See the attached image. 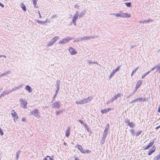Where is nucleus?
Segmentation results:
<instances>
[{"label": "nucleus", "mask_w": 160, "mask_h": 160, "mask_svg": "<svg viewBox=\"0 0 160 160\" xmlns=\"http://www.w3.org/2000/svg\"><path fill=\"white\" fill-rule=\"evenodd\" d=\"M77 147L81 151V152L83 153H85V150L83 149L81 145H78Z\"/></svg>", "instance_id": "obj_13"}, {"label": "nucleus", "mask_w": 160, "mask_h": 160, "mask_svg": "<svg viewBox=\"0 0 160 160\" xmlns=\"http://www.w3.org/2000/svg\"><path fill=\"white\" fill-rule=\"evenodd\" d=\"M79 16V13L78 11L76 12L75 14L74 15V16L72 20V21L75 25H76V21Z\"/></svg>", "instance_id": "obj_8"}, {"label": "nucleus", "mask_w": 160, "mask_h": 160, "mask_svg": "<svg viewBox=\"0 0 160 160\" xmlns=\"http://www.w3.org/2000/svg\"><path fill=\"white\" fill-rule=\"evenodd\" d=\"M6 95L5 94V92H3V93H2L0 95V98H1V97H2L3 96H4V95Z\"/></svg>", "instance_id": "obj_50"}, {"label": "nucleus", "mask_w": 160, "mask_h": 160, "mask_svg": "<svg viewBox=\"0 0 160 160\" xmlns=\"http://www.w3.org/2000/svg\"><path fill=\"white\" fill-rule=\"evenodd\" d=\"M91 152V151L89 150L88 149L85 150V153H88L90 152Z\"/></svg>", "instance_id": "obj_49"}, {"label": "nucleus", "mask_w": 160, "mask_h": 160, "mask_svg": "<svg viewBox=\"0 0 160 160\" xmlns=\"http://www.w3.org/2000/svg\"><path fill=\"white\" fill-rule=\"evenodd\" d=\"M85 11H83L82 12H80V14H79V18H80L81 17H82L83 15L85 13Z\"/></svg>", "instance_id": "obj_26"}, {"label": "nucleus", "mask_w": 160, "mask_h": 160, "mask_svg": "<svg viewBox=\"0 0 160 160\" xmlns=\"http://www.w3.org/2000/svg\"><path fill=\"white\" fill-rule=\"evenodd\" d=\"M110 109H111L110 108H108L107 109H104V110H102L101 112L102 113H106L108 112Z\"/></svg>", "instance_id": "obj_18"}, {"label": "nucleus", "mask_w": 160, "mask_h": 160, "mask_svg": "<svg viewBox=\"0 0 160 160\" xmlns=\"http://www.w3.org/2000/svg\"><path fill=\"white\" fill-rule=\"evenodd\" d=\"M4 75H6V73H2V74H1V76L2 77H3L4 76Z\"/></svg>", "instance_id": "obj_63"}, {"label": "nucleus", "mask_w": 160, "mask_h": 160, "mask_svg": "<svg viewBox=\"0 0 160 160\" xmlns=\"http://www.w3.org/2000/svg\"><path fill=\"white\" fill-rule=\"evenodd\" d=\"M11 114L12 116L13 117H15V116H16L17 115V114L15 112V111H14V110H13L12 111Z\"/></svg>", "instance_id": "obj_20"}, {"label": "nucleus", "mask_w": 160, "mask_h": 160, "mask_svg": "<svg viewBox=\"0 0 160 160\" xmlns=\"http://www.w3.org/2000/svg\"><path fill=\"white\" fill-rule=\"evenodd\" d=\"M116 16L121 18H127L130 17V15L127 13H123L122 12H121L119 13H116Z\"/></svg>", "instance_id": "obj_2"}, {"label": "nucleus", "mask_w": 160, "mask_h": 160, "mask_svg": "<svg viewBox=\"0 0 160 160\" xmlns=\"http://www.w3.org/2000/svg\"><path fill=\"white\" fill-rule=\"evenodd\" d=\"M59 90V88L57 89L56 90V93H56L57 94V93H58V92Z\"/></svg>", "instance_id": "obj_57"}, {"label": "nucleus", "mask_w": 160, "mask_h": 160, "mask_svg": "<svg viewBox=\"0 0 160 160\" xmlns=\"http://www.w3.org/2000/svg\"><path fill=\"white\" fill-rule=\"evenodd\" d=\"M110 102V100H108L106 102V104H108L110 102Z\"/></svg>", "instance_id": "obj_60"}, {"label": "nucleus", "mask_w": 160, "mask_h": 160, "mask_svg": "<svg viewBox=\"0 0 160 160\" xmlns=\"http://www.w3.org/2000/svg\"><path fill=\"white\" fill-rule=\"evenodd\" d=\"M72 38L71 37H67L62 39L59 42V44H65L68 42L70 40H71Z\"/></svg>", "instance_id": "obj_5"}, {"label": "nucleus", "mask_w": 160, "mask_h": 160, "mask_svg": "<svg viewBox=\"0 0 160 160\" xmlns=\"http://www.w3.org/2000/svg\"><path fill=\"white\" fill-rule=\"evenodd\" d=\"M160 72V66H158L157 68L156 71L154 72Z\"/></svg>", "instance_id": "obj_36"}, {"label": "nucleus", "mask_w": 160, "mask_h": 160, "mask_svg": "<svg viewBox=\"0 0 160 160\" xmlns=\"http://www.w3.org/2000/svg\"><path fill=\"white\" fill-rule=\"evenodd\" d=\"M18 89V88L17 87H15L14 88H12V89L10 91V92H12L16 90L17 89Z\"/></svg>", "instance_id": "obj_33"}, {"label": "nucleus", "mask_w": 160, "mask_h": 160, "mask_svg": "<svg viewBox=\"0 0 160 160\" xmlns=\"http://www.w3.org/2000/svg\"><path fill=\"white\" fill-rule=\"evenodd\" d=\"M59 90V88L57 89L56 90V93H56L57 94V93H58V92Z\"/></svg>", "instance_id": "obj_58"}, {"label": "nucleus", "mask_w": 160, "mask_h": 160, "mask_svg": "<svg viewBox=\"0 0 160 160\" xmlns=\"http://www.w3.org/2000/svg\"><path fill=\"white\" fill-rule=\"evenodd\" d=\"M136 91L135 90H134V92H132L131 94H130V95H129L128 97H127V98H129L130 97H131L132 95H133V94L135 93V92H136Z\"/></svg>", "instance_id": "obj_43"}, {"label": "nucleus", "mask_w": 160, "mask_h": 160, "mask_svg": "<svg viewBox=\"0 0 160 160\" xmlns=\"http://www.w3.org/2000/svg\"><path fill=\"white\" fill-rule=\"evenodd\" d=\"M151 147H150L149 145H148L145 148H144V150H147L149 149Z\"/></svg>", "instance_id": "obj_41"}, {"label": "nucleus", "mask_w": 160, "mask_h": 160, "mask_svg": "<svg viewBox=\"0 0 160 160\" xmlns=\"http://www.w3.org/2000/svg\"><path fill=\"white\" fill-rule=\"evenodd\" d=\"M34 6V7L35 8H36V6L37 4V2L36 0H32Z\"/></svg>", "instance_id": "obj_31"}, {"label": "nucleus", "mask_w": 160, "mask_h": 160, "mask_svg": "<svg viewBox=\"0 0 160 160\" xmlns=\"http://www.w3.org/2000/svg\"><path fill=\"white\" fill-rule=\"evenodd\" d=\"M44 22H45V23L47 22H49V21L48 19H46L45 21ZM45 24V23L44 24Z\"/></svg>", "instance_id": "obj_56"}, {"label": "nucleus", "mask_w": 160, "mask_h": 160, "mask_svg": "<svg viewBox=\"0 0 160 160\" xmlns=\"http://www.w3.org/2000/svg\"><path fill=\"white\" fill-rule=\"evenodd\" d=\"M157 156L158 158V159H160V154H159L158 156Z\"/></svg>", "instance_id": "obj_62"}, {"label": "nucleus", "mask_w": 160, "mask_h": 160, "mask_svg": "<svg viewBox=\"0 0 160 160\" xmlns=\"http://www.w3.org/2000/svg\"><path fill=\"white\" fill-rule=\"evenodd\" d=\"M30 115H33L38 118H40V116L39 115L38 111L37 109H36L33 110L30 112Z\"/></svg>", "instance_id": "obj_7"}, {"label": "nucleus", "mask_w": 160, "mask_h": 160, "mask_svg": "<svg viewBox=\"0 0 160 160\" xmlns=\"http://www.w3.org/2000/svg\"><path fill=\"white\" fill-rule=\"evenodd\" d=\"M69 52L72 55H74L77 53V52L74 50L73 48L72 47H70L69 48Z\"/></svg>", "instance_id": "obj_12"}, {"label": "nucleus", "mask_w": 160, "mask_h": 160, "mask_svg": "<svg viewBox=\"0 0 160 160\" xmlns=\"http://www.w3.org/2000/svg\"><path fill=\"white\" fill-rule=\"evenodd\" d=\"M150 72V71H148L147 73H146L145 74H144L143 75H142V79H143L144 77L146 76L147 75H148V74Z\"/></svg>", "instance_id": "obj_30"}, {"label": "nucleus", "mask_w": 160, "mask_h": 160, "mask_svg": "<svg viewBox=\"0 0 160 160\" xmlns=\"http://www.w3.org/2000/svg\"><path fill=\"white\" fill-rule=\"evenodd\" d=\"M14 117V118L13 119V120L15 122L16 121V120L17 121L18 120V115L15 116Z\"/></svg>", "instance_id": "obj_38"}, {"label": "nucleus", "mask_w": 160, "mask_h": 160, "mask_svg": "<svg viewBox=\"0 0 160 160\" xmlns=\"http://www.w3.org/2000/svg\"><path fill=\"white\" fill-rule=\"evenodd\" d=\"M92 98L91 97H88V98H84L82 100H80L76 101V102L77 104H83L86 103L91 100Z\"/></svg>", "instance_id": "obj_1"}, {"label": "nucleus", "mask_w": 160, "mask_h": 160, "mask_svg": "<svg viewBox=\"0 0 160 160\" xmlns=\"http://www.w3.org/2000/svg\"><path fill=\"white\" fill-rule=\"evenodd\" d=\"M48 160V159L47 158V157H46L45 158H44L43 159V160Z\"/></svg>", "instance_id": "obj_64"}, {"label": "nucleus", "mask_w": 160, "mask_h": 160, "mask_svg": "<svg viewBox=\"0 0 160 160\" xmlns=\"http://www.w3.org/2000/svg\"><path fill=\"white\" fill-rule=\"evenodd\" d=\"M4 92L5 93V94L6 95V94H7L8 93H9L10 92L8 91H4Z\"/></svg>", "instance_id": "obj_54"}, {"label": "nucleus", "mask_w": 160, "mask_h": 160, "mask_svg": "<svg viewBox=\"0 0 160 160\" xmlns=\"http://www.w3.org/2000/svg\"><path fill=\"white\" fill-rule=\"evenodd\" d=\"M46 157H47V158H48V159L49 160H53V159L52 158H51L50 156H46Z\"/></svg>", "instance_id": "obj_45"}, {"label": "nucleus", "mask_w": 160, "mask_h": 160, "mask_svg": "<svg viewBox=\"0 0 160 160\" xmlns=\"http://www.w3.org/2000/svg\"><path fill=\"white\" fill-rule=\"evenodd\" d=\"M120 68V66L116 68L112 71V72L110 74V75L109 76V78L111 79L112 77L113 76L114 74Z\"/></svg>", "instance_id": "obj_9"}, {"label": "nucleus", "mask_w": 160, "mask_h": 160, "mask_svg": "<svg viewBox=\"0 0 160 160\" xmlns=\"http://www.w3.org/2000/svg\"><path fill=\"white\" fill-rule=\"evenodd\" d=\"M88 62L89 64H93L94 63H97L95 62H92L88 60Z\"/></svg>", "instance_id": "obj_42"}, {"label": "nucleus", "mask_w": 160, "mask_h": 160, "mask_svg": "<svg viewBox=\"0 0 160 160\" xmlns=\"http://www.w3.org/2000/svg\"><path fill=\"white\" fill-rule=\"evenodd\" d=\"M117 98V96H114V97L112 98L110 100V102H113L114 100H116Z\"/></svg>", "instance_id": "obj_29"}, {"label": "nucleus", "mask_w": 160, "mask_h": 160, "mask_svg": "<svg viewBox=\"0 0 160 160\" xmlns=\"http://www.w3.org/2000/svg\"><path fill=\"white\" fill-rule=\"evenodd\" d=\"M128 7H130L131 6V3L130 2L124 3Z\"/></svg>", "instance_id": "obj_28"}, {"label": "nucleus", "mask_w": 160, "mask_h": 160, "mask_svg": "<svg viewBox=\"0 0 160 160\" xmlns=\"http://www.w3.org/2000/svg\"><path fill=\"white\" fill-rule=\"evenodd\" d=\"M37 21L38 22V23H39V24H45V22H43V21H39V20H37Z\"/></svg>", "instance_id": "obj_32"}, {"label": "nucleus", "mask_w": 160, "mask_h": 160, "mask_svg": "<svg viewBox=\"0 0 160 160\" xmlns=\"http://www.w3.org/2000/svg\"><path fill=\"white\" fill-rule=\"evenodd\" d=\"M152 20L151 19H148L147 20H144V21H142V23H146L149 22H152Z\"/></svg>", "instance_id": "obj_23"}, {"label": "nucleus", "mask_w": 160, "mask_h": 160, "mask_svg": "<svg viewBox=\"0 0 160 160\" xmlns=\"http://www.w3.org/2000/svg\"><path fill=\"white\" fill-rule=\"evenodd\" d=\"M94 38L92 36H90L88 37H84L83 38H81L80 39L81 40H89L91 39L92 38Z\"/></svg>", "instance_id": "obj_10"}, {"label": "nucleus", "mask_w": 160, "mask_h": 160, "mask_svg": "<svg viewBox=\"0 0 160 160\" xmlns=\"http://www.w3.org/2000/svg\"><path fill=\"white\" fill-rule=\"evenodd\" d=\"M158 112L160 113V106H159L158 108Z\"/></svg>", "instance_id": "obj_59"}, {"label": "nucleus", "mask_w": 160, "mask_h": 160, "mask_svg": "<svg viewBox=\"0 0 160 160\" xmlns=\"http://www.w3.org/2000/svg\"><path fill=\"white\" fill-rule=\"evenodd\" d=\"M142 132V130H141L140 131H139V132H137V133H135L136 136V137H137V136H138L141 134V133Z\"/></svg>", "instance_id": "obj_34"}, {"label": "nucleus", "mask_w": 160, "mask_h": 160, "mask_svg": "<svg viewBox=\"0 0 160 160\" xmlns=\"http://www.w3.org/2000/svg\"><path fill=\"white\" fill-rule=\"evenodd\" d=\"M109 128V124H108L107 126H106L105 129H107V130H108Z\"/></svg>", "instance_id": "obj_51"}, {"label": "nucleus", "mask_w": 160, "mask_h": 160, "mask_svg": "<svg viewBox=\"0 0 160 160\" xmlns=\"http://www.w3.org/2000/svg\"><path fill=\"white\" fill-rule=\"evenodd\" d=\"M57 94L56 93H55V94L54 95L53 97L52 98V101H53L55 99V98H56V96H57Z\"/></svg>", "instance_id": "obj_46"}, {"label": "nucleus", "mask_w": 160, "mask_h": 160, "mask_svg": "<svg viewBox=\"0 0 160 160\" xmlns=\"http://www.w3.org/2000/svg\"><path fill=\"white\" fill-rule=\"evenodd\" d=\"M106 137L102 136V138L101 141V143L102 144H103L104 143L105 140L106 139Z\"/></svg>", "instance_id": "obj_25"}, {"label": "nucleus", "mask_w": 160, "mask_h": 160, "mask_svg": "<svg viewBox=\"0 0 160 160\" xmlns=\"http://www.w3.org/2000/svg\"><path fill=\"white\" fill-rule=\"evenodd\" d=\"M156 148L155 146H153L149 150L148 154L149 155H150L152 153L154 152Z\"/></svg>", "instance_id": "obj_11"}, {"label": "nucleus", "mask_w": 160, "mask_h": 160, "mask_svg": "<svg viewBox=\"0 0 160 160\" xmlns=\"http://www.w3.org/2000/svg\"><path fill=\"white\" fill-rule=\"evenodd\" d=\"M108 133V131L107 129H104L102 136L106 137Z\"/></svg>", "instance_id": "obj_19"}, {"label": "nucleus", "mask_w": 160, "mask_h": 160, "mask_svg": "<svg viewBox=\"0 0 160 160\" xmlns=\"http://www.w3.org/2000/svg\"><path fill=\"white\" fill-rule=\"evenodd\" d=\"M154 141H153L152 142L149 143L148 145H149L150 146V147H151L154 144Z\"/></svg>", "instance_id": "obj_37"}, {"label": "nucleus", "mask_w": 160, "mask_h": 160, "mask_svg": "<svg viewBox=\"0 0 160 160\" xmlns=\"http://www.w3.org/2000/svg\"><path fill=\"white\" fill-rule=\"evenodd\" d=\"M135 102V100H133L132 101L130 102V103H134Z\"/></svg>", "instance_id": "obj_61"}, {"label": "nucleus", "mask_w": 160, "mask_h": 160, "mask_svg": "<svg viewBox=\"0 0 160 160\" xmlns=\"http://www.w3.org/2000/svg\"><path fill=\"white\" fill-rule=\"evenodd\" d=\"M142 82L141 81H138L137 83L136 84V86L135 87L136 90H135L136 91H137V89L140 87V85L141 84Z\"/></svg>", "instance_id": "obj_14"}, {"label": "nucleus", "mask_w": 160, "mask_h": 160, "mask_svg": "<svg viewBox=\"0 0 160 160\" xmlns=\"http://www.w3.org/2000/svg\"><path fill=\"white\" fill-rule=\"evenodd\" d=\"M125 122H126V123L128 124L129 122H130L129 121V120L128 118H127L125 119Z\"/></svg>", "instance_id": "obj_48"}, {"label": "nucleus", "mask_w": 160, "mask_h": 160, "mask_svg": "<svg viewBox=\"0 0 160 160\" xmlns=\"http://www.w3.org/2000/svg\"><path fill=\"white\" fill-rule=\"evenodd\" d=\"M20 103L21 107L24 108H27V105L28 104L27 102L22 98H21L20 100Z\"/></svg>", "instance_id": "obj_6"}, {"label": "nucleus", "mask_w": 160, "mask_h": 160, "mask_svg": "<svg viewBox=\"0 0 160 160\" xmlns=\"http://www.w3.org/2000/svg\"><path fill=\"white\" fill-rule=\"evenodd\" d=\"M20 153V151H18L16 153V158L17 160L18 159V158L19 156Z\"/></svg>", "instance_id": "obj_27"}, {"label": "nucleus", "mask_w": 160, "mask_h": 160, "mask_svg": "<svg viewBox=\"0 0 160 160\" xmlns=\"http://www.w3.org/2000/svg\"><path fill=\"white\" fill-rule=\"evenodd\" d=\"M115 96H117V98H118L121 97V93H118L117 95H115Z\"/></svg>", "instance_id": "obj_39"}, {"label": "nucleus", "mask_w": 160, "mask_h": 160, "mask_svg": "<svg viewBox=\"0 0 160 160\" xmlns=\"http://www.w3.org/2000/svg\"><path fill=\"white\" fill-rule=\"evenodd\" d=\"M53 101H52L51 103L52 104L51 105V106L53 108H54L55 109H58L60 108V102H53Z\"/></svg>", "instance_id": "obj_4"}, {"label": "nucleus", "mask_w": 160, "mask_h": 160, "mask_svg": "<svg viewBox=\"0 0 160 160\" xmlns=\"http://www.w3.org/2000/svg\"><path fill=\"white\" fill-rule=\"evenodd\" d=\"M130 132L132 135L133 136L135 134L134 130L133 129H131Z\"/></svg>", "instance_id": "obj_35"}, {"label": "nucleus", "mask_w": 160, "mask_h": 160, "mask_svg": "<svg viewBox=\"0 0 160 160\" xmlns=\"http://www.w3.org/2000/svg\"><path fill=\"white\" fill-rule=\"evenodd\" d=\"M70 128L68 127L65 132V135L66 137H68L70 134Z\"/></svg>", "instance_id": "obj_15"}, {"label": "nucleus", "mask_w": 160, "mask_h": 160, "mask_svg": "<svg viewBox=\"0 0 160 160\" xmlns=\"http://www.w3.org/2000/svg\"><path fill=\"white\" fill-rule=\"evenodd\" d=\"M158 160V159L157 156L156 157H154L153 159V160Z\"/></svg>", "instance_id": "obj_55"}, {"label": "nucleus", "mask_w": 160, "mask_h": 160, "mask_svg": "<svg viewBox=\"0 0 160 160\" xmlns=\"http://www.w3.org/2000/svg\"><path fill=\"white\" fill-rule=\"evenodd\" d=\"M127 126H128L130 127L131 128H133L135 126V124L133 122H130L127 125Z\"/></svg>", "instance_id": "obj_16"}, {"label": "nucleus", "mask_w": 160, "mask_h": 160, "mask_svg": "<svg viewBox=\"0 0 160 160\" xmlns=\"http://www.w3.org/2000/svg\"><path fill=\"white\" fill-rule=\"evenodd\" d=\"M21 8H22V9L24 11H26V7L23 4V3H21Z\"/></svg>", "instance_id": "obj_21"}, {"label": "nucleus", "mask_w": 160, "mask_h": 160, "mask_svg": "<svg viewBox=\"0 0 160 160\" xmlns=\"http://www.w3.org/2000/svg\"><path fill=\"white\" fill-rule=\"evenodd\" d=\"M78 121L79 122H80L81 124H83V122L81 120H79Z\"/></svg>", "instance_id": "obj_53"}, {"label": "nucleus", "mask_w": 160, "mask_h": 160, "mask_svg": "<svg viewBox=\"0 0 160 160\" xmlns=\"http://www.w3.org/2000/svg\"><path fill=\"white\" fill-rule=\"evenodd\" d=\"M0 134L1 135H2L3 134V133L2 130V129L0 128Z\"/></svg>", "instance_id": "obj_52"}, {"label": "nucleus", "mask_w": 160, "mask_h": 160, "mask_svg": "<svg viewBox=\"0 0 160 160\" xmlns=\"http://www.w3.org/2000/svg\"><path fill=\"white\" fill-rule=\"evenodd\" d=\"M26 90L28 91L29 92H31L32 91V90L31 87L28 85L26 86L25 87Z\"/></svg>", "instance_id": "obj_17"}, {"label": "nucleus", "mask_w": 160, "mask_h": 160, "mask_svg": "<svg viewBox=\"0 0 160 160\" xmlns=\"http://www.w3.org/2000/svg\"><path fill=\"white\" fill-rule=\"evenodd\" d=\"M139 68L138 67H137V68H136L133 71H132V73H135L137 69H138V68Z\"/></svg>", "instance_id": "obj_47"}, {"label": "nucleus", "mask_w": 160, "mask_h": 160, "mask_svg": "<svg viewBox=\"0 0 160 160\" xmlns=\"http://www.w3.org/2000/svg\"><path fill=\"white\" fill-rule=\"evenodd\" d=\"M151 147H150L149 145H148L145 148H144V150H147L149 149Z\"/></svg>", "instance_id": "obj_40"}, {"label": "nucleus", "mask_w": 160, "mask_h": 160, "mask_svg": "<svg viewBox=\"0 0 160 160\" xmlns=\"http://www.w3.org/2000/svg\"><path fill=\"white\" fill-rule=\"evenodd\" d=\"M56 88L57 89L59 88V86L60 85V81L59 80H58L56 82Z\"/></svg>", "instance_id": "obj_22"}, {"label": "nucleus", "mask_w": 160, "mask_h": 160, "mask_svg": "<svg viewBox=\"0 0 160 160\" xmlns=\"http://www.w3.org/2000/svg\"><path fill=\"white\" fill-rule=\"evenodd\" d=\"M59 38V37L58 36H56L53 38L47 44V47H48L53 45Z\"/></svg>", "instance_id": "obj_3"}, {"label": "nucleus", "mask_w": 160, "mask_h": 160, "mask_svg": "<svg viewBox=\"0 0 160 160\" xmlns=\"http://www.w3.org/2000/svg\"><path fill=\"white\" fill-rule=\"evenodd\" d=\"M135 102L138 101H141L142 100V98H139L134 99Z\"/></svg>", "instance_id": "obj_24"}, {"label": "nucleus", "mask_w": 160, "mask_h": 160, "mask_svg": "<svg viewBox=\"0 0 160 160\" xmlns=\"http://www.w3.org/2000/svg\"><path fill=\"white\" fill-rule=\"evenodd\" d=\"M57 17H58V16L54 14L52 16L51 18L53 19L54 18H57Z\"/></svg>", "instance_id": "obj_44"}]
</instances>
